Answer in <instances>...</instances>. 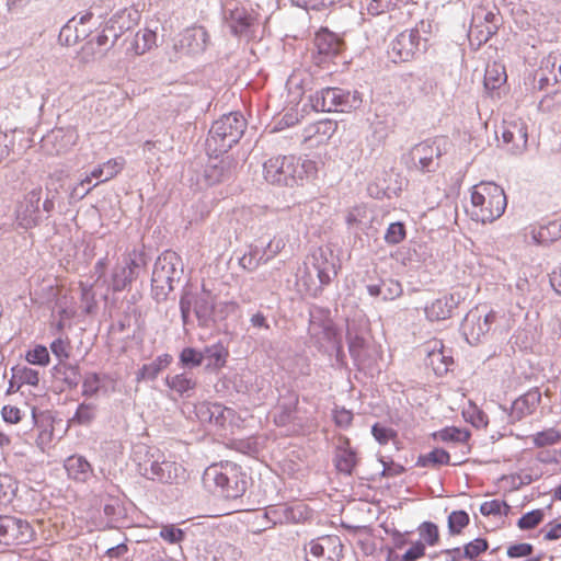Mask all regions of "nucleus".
<instances>
[{
  "mask_svg": "<svg viewBox=\"0 0 561 561\" xmlns=\"http://www.w3.org/2000/svg\"><path fill=\"white\" fill-rule=\"evenodd\" d=\"M41 198L42 188L37 187L25 194L23 199L18 204L15 220L21 228L27 230L37 226Z\"/></svg>",
  "mask_w": 561,
  "mask_h": 561,
  "instance_id": "9d476101",
  "label": "nucleus"
},
{
  "mask_svg": "<svg viewBox=\"0 0 561 561\" xmlns=\"http://www.w3.org/2000/svg\"><path fill=\"white\" fill-rule=\"evenodd\" d=\"M38 425V435L36 438V445L42 451L50 449L54 445L55 439V420L50 414H41L39 420H36Z\"/></svg>",
  "mask_w": 561,
  "mask_h": 561,
  "instance_id": "cd10ccee",
  "label": "nucleus"
},
{
  "mask_svg": "<svg viewBox=\"0 0 561 561\" xmlns=\"http://www.w3.org/2000/svg\"><path fill=\"white\" fill-rule=\"evenodd\" d=\"M405 234V228L402 222H392L386 231L385 240L387 243L398 244L404 240Z\"/></svg>",
  "mask_w": 561,
  "mask_h": 561,
  "instance_id": "5fc2aeb1",
  "label": "nucleus"
},
{
  "mask_svg": "<svg viewBox=\"0 0 561 561\" xmlns=\"http://www.w3.org/2000/svg\"><path fill=\"white\" fill-rule=\"evenodd\" d=\"M507 81V75L505 66L501 62L494 61L486 66L484 73V88L490 91L491 95L493 92L503 87Z\"/></svg>",
  "mask_w": 561,
  "mask_h": 561,
  "instance_id": "c85d7f7f",
  "label": "nucleus"
},
{
  "mask_svg": "<svg viewBox=\"0 0 561 561\" xmlns=\"http://www.w3.org/2000/svg\"><path fill=\"white\" fill-rule=\"evenodd\" d=\"M123 158L110 159L91 171V176L102 179V182L114 179L124 168Z\"/></svg>",
  "mask_w": 561,
  "mask_h": 561,
  "instance_id": "473e14b6",
  "label": "nucleus"
},
{
  "mask_svg": "<svg viewBox=\"0 0 561 561\" xmlns=\"http://www.w3.org/2000/svg\"><path fill=\"white\" fill-rule=\"evenodd\" d=\"M314 110L321 112H346L350 107V92L340 88H325L312 98Z\"/></svg>",
  "mask_w": 561,
  "mask_h": 561,
  "instance_id": "1a4fd4ad",
  "label": "nucleus"
},
{
  "mask_svg": "<svg viewBox=\"0 0 561 561\" xmlns=\"http://www.w3.org/2000/svg\"><path fill=\"white\" fill-rule=\"evenodd\" d=\"M181 262V256L176 252L164 251L154 263L152 283L161 286V288L172 289L174 279L179 278L182 272Z\"/></svg>",
  "mask_w": 561,
  "mask_h": 561,
  "instance_id": "0eeeda50",
  "label": "nucleus"
},
{
  "mask_svg": "<svg viewBox=\"0 0 561 561\" xmlns=\"http://www.w3.org/2000/svg\"><path fill=\"white\" fill-rule=\"evenodd\" d=\"M339 124L333 119H320L302 129L301 141L310 148L327 145L337 131Z\"/></svg>",
  "mask_w": 561,
  "mask_h": 561,
  "instance_id": "f8f14e48",
  "label": "nucleus"
},
{
  "mask_svg": "<svg viewBox=\"0 0 561 561\" xmlns=\"http://www.w3.org/2000/svg\"><path fill=\"white\" fill-rule=\"evenodd\" d=\"M442 156L439 146L435 141L425 140L415 145L411 150V158L414 165L422 172L434 170V159Z\"/></svg>",
  "mask_w": 561,
  "mask_h": 561,
  "instance_id": "2eb2a0df",
  "label": "nucleus"
},
{
  "mask_svg": "<svg viewBox=\"0 0 561 561\" xmlns=\"http://www.w3.org/2000/svg\"><path fill=\"white\" fill-rule=\"evenodd\" d=\"M506 204L503 188L493 182H481L472 187L471 213L477 220L494 221L503 215Z\"/></svg>",
  "mask_w": 561,
  "mask_h": 561,
  "instance_id": "7ed1b4c3",
  "label": "nucleus"
},
{
  "mask_svg": "<svg viewBox=\"0 0 561 561\" xmlns=\"http://www.w3.org/2000/svg\"><path fill=\"white\" fill-rule=\"evenodd\" d=\"M495 33L496 26H494L493 23L484 24L482 22L472 20L468 33V38L472 46L480 47L482 44L486 43Z\"/></svg>",
  "mask_w": 561,
  "mask_h": 561,
  "instance_id": "c756f323",
  "label": "nucleus"
},
{
  "mask_svg": "<svg viewBox=\"0 0 561 561\" xmlns=\"http://www.w3.org/2000/svg\"><path fill=\"white\" fill-rule=\"evenodd\" d=\"M371 434L374 438L381 445H386L397 437V432L393 428L380 425L379 423L373 425Z\"/></svg>",
  "mask_w": 561,
  "mask_h": 561,
  "instance_id": "864d4df0",
  "label": "nucleus"
},
{
  "mask_svg": "<svg viewBox=\"0 0 561 561\" xmlns=\"http://www.w3.org/2000/svg\"><path fill=\"white\" fill-rule=\"evenodd\" d=\"M230 352L222 342H217L204 348V358L207 359L206 368L210 371H219L226 367Z\"/></svg>",
  "mask_w": 561,
  "mask_h": 561,
  "instance_id": "b1692460",
  "label": "nucleus"
},
{
  "mask_svg": "<svg viewBox=\"0 0 561 561\" xmlns=\"http://www.w3.org/2000/svg\"><path fill=\"white\" fill-rule=\"evenodd\" d=\"M312 271L319 279V286L311 282L312 273L307 271L306 276H301L299 282L311 296H317L324 286H328L332 278L337 275V266L333 261L332 254H327L323 250H319L312 255Z\"/></svg>",
  "mask_w": 561,
  "mask_h": 561,
  "instance_id": "39448f33",
  "label": "nucleus"
},
{
  "mask_svg": "<svg viewBox=\"0 0 561 561\" xmlns=\"http://www.w3.org/2000/svg\"><path fill=\"white\" fill-rule=\"evenodd\" d=\"M318 169L313 160H304L301 163L294 156H277L264 163V179L280 186L302 184L306 178H314Z\"/></svg>",
  "mask_w": 561,
  "mask_h": 561,
  "instance_id": "f257e3e1",
  "label": "nucleus"
},
{
  "mask_svg": "<svg viewBox=\"0 0 561 561\" xmlns=\"http://www.w3.org/2000/svg\"><path fill=\"white\" fill-rule=\"evenodd\" d=\"M137 263L135 260H129L124 265H116L111 274L108 287L114 291H123L135 279V268Z\"/></svg>",
  "mask_w": 561,
  "mask_h": 561,
  "instance_id": "aec40b11",
  "label": "nucleus"
},
{
  "mask_svg": "<svg viewBox=\"0 0 561 561\" xmlns=\"http://www.w3.org/2000/svg\"><path fill=\"white\" fill-rule=\"evenodd\" d=\"M32 537V528L25 520L0 516V542L7 546L26 543Z\"/></svg>",
  "mask_w": 561,
  "mask_h": 561,
  "instance_id": "9b49d317",
  "label": "nucleus"
},
{
  "mask_svg": "<svg viewBox=\"0 0 561 561\" xmlns=\"http://www.w3.org/2000/svg\"><path fill=\"white\" fill-rule=\"evenodd\" d=\"M307 561H340L343 543L339 536H323L309 542Z\"/></svg>",
  "mask_w": 561,
  "mask_h": 561,
  "instance_id": "6e6552de",
  "label": "nucleus"
},
{
  "mask_svg": "<svg viewBox=\"0 0 561 561\" xmlns=\"http://www.w3.org/2000/svg\"><path fill=\"white\" fill-rule=\"evenodd\" d=\"M383 300H393L403 293L402 286L398 280L388 279L382 282Z\"/></svg>",
  "mask_w": 561,
  "mask_h": 561,
  "instance_id": "680f3d73",
  "label": "nucleus"
},
{
  "mask_svg": "<svg viewBox=\"0 0 561 561\" xmlns=\"http://www.w3.org/2000/svg\"><path fill=\"white\" fill-rule=\"evenodd\" d=\"M450 463V455L442 448H435L426 455H421L416 466L421 468L444 466Z\"/></svg>",
  "mask_w": 561,
  "mask_h": 561,
  "instance_id": "72a5a7b5",
  "label": "nucleus"
},
{
  "mask_svg": "<svg viewBox=\"0 0 561 561\" xmlns=\"http://www.w3.org/2000/svg\"><path fill=\"white\" fill-rule=\"evenodd\" d=\"M470 432L466 428L447 426L434 434V437L442 442H455L467 444L470 439Z\"/></svg>",
  "mask_w": 561,
  "mask_h": 561,
  "instance_id": "f704fd0d",
  "label": "nucleus"
},
{
  "mask_svg": "<svg viewBox=\"0 0 561 561\" xmlns=\"http://www.w3.org/2000/svg\"><path fill=\"white\" fill-rule=\"evenodd\" d=\"M165 385L179 396L187 394L196 388V380L187 373L176 375H168L165 377Z\"/></svg>",
  "mask_w": 561,
  "mask_h": 561,
  "instance_id": "7c9ffc66",
  "label": "nucleus"
},
{
  "mask_svg": "<svg viewBox=\"0 0 561 561\" xmlns=\"http://www.w3.org/2000/svg\"><path fill=\"white\" fill-rule=\"evenodd\" d=\"M94 416V409L90 404H80L76 412V419L81 424L89 423Z\"/></svg>",
  "mask_w": 561,
  "mask_h": 561,
  "instance_id": "338daca9",
  "label": "nucleus"
},
{
  "mask_svg": "<svg viewBox=\"0 0 561 561\" xmlns=\"http://www.w3.org/2000/svg\"><path fill=\"white\" fill-rule=\"evenodd\" d=\"M540 534L545 541H557L561 539V518H556L547 523L541 529Z\"/></svg>",
  "mask_w": 561,
  "mask_h": 561,
  "instance_id": "3c124183",
  "label": "nucleus"
},
{
  "mask_svg": "<svg viewBox=\"0 0 561 561\" xmlns=\"http://www.w3.org/2000/svg\"><path fill=\"white\" fill-rule=\"evenodd\" d=\"M550 283L553 289L561 295V266L552 272Z\"/></svg>",
  "mask_w": 561,
  "mask_h": 561,
  "instance_id": "774afa93",
  "label": "nucleus"
},
{
  "mask_svg": "<svg viewBox=\"0 0 561 561\" xmlns=\"http://www.w3.org/2000/svg\"><path fill=\"white\" fill-rule=\"evenodd\" d=\"M12 378L19 387L24 385L36 387L39 383L38 371L27 366L14 367L12 369Z\"/></svg>",
  "mask_w": 561,
  "mask_h": 561,
  "instance_id": "c9c22d12",
  "label": "nucleus"
},
{
  "mask_svg": "<svg viewBox=\"0 0 561 561\" xmlns=\"http://www.w3.org/2000/svg\"><path fill=\"white\" fill-rule=\"evenodd\" d=\"M1 416L5 423L14 425L22 421L24 412L16 405L7 404L1 410Z\"/></svg>",
  "mask_w": 561,
  "mask_h": 561,
  "instance_id": "4d7b16f0",
  "label": "nucleus"
},
{
  "mask_svg": "<svg viewBox=\"0 0 561 561\" xmlns=\"http://www.w3.org/2000/svg\"><path fill=\"white\" fill-rule=\"evenodd\" d=\"M232 8H226L229 12L226 16L234 34L244 33L255 21V16L249 13L240 2H229Z\"/></svg>",
  "mask_w": 561,
  "mask_h": 561,
  "instance_id": "412c9836",
  "label": "nucleus"
},
{
  "mask_svg": "<svg viewBox=\"0 0 561 561\" xmlns=\"http://www.w3.org/2000/svg\"><path fill=\"white\" fill-rule=\"evenodd\" d=\"M534 552V546L528 542L513 543L507 547L506 554L511 559L526 558Z\"/></svg>",
  "mask_w": 561,
  "mask_h": 561,
  "instance_id": "6e6d98bb",
  "label": "nucleus"
},
{
  "mask_svg": "<svg viewBox=\"0 0 561 561\" xmlns=\"http://www.w3.org/2000/svg\"><path fill=\"white\" fill-rule=\"evenodd\" d=\"M539 106L543 112L561 115V90H557L542 98Z\"/></svg>",
  "mask_w": 561,
  "mask_h": 561,
  "instance_id": "a18cd8bd",
  "label": "nucleus"
},
{
  "mask_svg": "<svg viewBox=\"0 0 561 561\" xmlns=\"http://www.w3.org/2000/svg\"><path fill=\"white\" fill-rule=\"evenodd\" d=\"M204 360V351L199 352L193 347H185L180 354V363L183 366H199Z\"/></svg>",
  "mask_w": 561,
  "mask_h": 561,
  "instance_id": "603ef678",
  "label": "nucleus"
},
{
  "mask_svg": "<svg viewBox=\"0 0 561 561\" xmlns=\"http://www.w3.org/2000/svg\"><path fill=\"white\" fill-rule=\"evenodd\" d=\"M427 364L436 375H445L454 364L450 351L446 350L442 340L433 339L425 343Z\"/></svg>",
  "mask_w": 561,
  "mask_h": 561,
  "instance_id": "4468645a",
  "label": "nucleus"
},
{
  "mask_svg": "<svg viewBox=\"0 0 561 561\" xmlns=\"http://www.w3.org/2000/svg\"><path fill=\"white\" fill-rule=\"evenodd\" d=\"M100 377L95 373L88 374L82 383V393L84 396H94L100 388Z\"/></svg>",
  "mask_w": 561,
  "mask_h": 561,
  "instance_id": "0e129e2a",
  "label": "nucleus"
},
{
  "mask_svg": "<svg viewBox=\"0 0 561 561\" xmlns=\"http://www.w3.org/2000/svg\"><path fill=\"white\" fill-rule=\"evenodd\" d=\"M284 241L280 238L272 239L265 249L261 251L262 255H264L265 263L274 259L284 249Z\"/></svg>",
  "mask_w": 561,
  "mask_h": 561,
  "instance_id": "e2e57ef3",
  "label": "nucleus"
},
{
  "mask_svg": "<svg viewBox=\"0 0 561 561\" xmlns=\"http://www.w3.org/2000/svg\"><path fill=\"white\" fill-rule=\"evenodd\" d=\"M419 535L421 537L420 541H423L426 546L434 547L438 545L440 535L439 529L436 524L432 522H423L417 527Z\"/></svg>",
  "mask_w": 561,
  "mask_h": 561,
  "instance_id": "ea45409f",
  "label": "nucleus"
},
{
  "mask_svg": "<svg viewBox=\"0 0 561 561\" xmlns=\"http://www.w3.org/2000/svg\"><path fill=\"white\" fill-rule=\"evenodd\" d=\"M196 414L203 422L214 423L224 427L227 421L234 416V411L221 403L203 402L197 407Z\"/></svg>",
  "mask_w": 561,
  "mask_h": 561,
  "instance_id": "f3484780",
  "label": "nucleus"
},
{
  "mask_svg": "<svg viewBox=\"0 0 561 561\" xmlns=\"http://www.w3.org/2000/svg\"><path fill=\"white\" fill-rule=\"evenodd\" d=\"M463 419L477 428H485L489 424L488 415L473 402L462 411Z\"/></svg>",
  "mask_w": 561,
  "mask_h": 561,
  "instance_id": "e433bc0d",
  "label": "nucleus"
},
{
  "mask_svg": "<svg viewBox=\"0 0 561 561\" xmlns=\"http://www.w3.org/2000/svg\"><path fill=\"white\" fill-rule=\"evenodd\" d=\"M334 422L337 426L348 427L353 422V413L346 409H335L333 413Z\"/></svg>",
  "mask_w": 561,
  "mask_h": 561,
  "instance_id": "69168bd1",
  "label": "nucleus"
},
{
  "mask_svg": "<svg viewBox=\"0 0 561 561\" xmlns=\"http://www.w3.org/2000/svg\"><path fill=\"white\" fill-rule=\"evenodd\" d=\"M140 14L138 10L125 8L115 13L107 22V31H114L119 37L126 31L133 28L139 21Z\"/></svg>",
  "mask_w": 561,
  "mask_h": 561,
  "instance_id": "4be33fe9",
  "label": "nucleus"
},
{
  "mask_svg": "<svg viewBox=\"0 0 561 561\" xmlns=\"http://www.w3.org/2000/svg\"><path fill=\"white\" fill-rule=\"evenodd\" d=\"M185 472L186 470L181 463L170 460L152 462L150 467L151 479L170 484L184 480Z\"/></svg>",
  "mask_w": 561,
  "mask_h": 561,
  "instance_id": "dca6fc26",
  "label": "nucleus"
},
{
  "mask_svg": "<svg viewBox=\"0 0 561 561\" xmlns=\"http://www.w3.org/2000/svg\"><path fill=\"white\" fill-rule=\"evenodd\" d=\"M541 401L539 391H528L524 396L517 398L512 405V416L520 420L536 412Z\"/></svg>",
  "mask_w": 561,
  "mask_h": 561,
  "instance_id": "393cba45",
  "label": "nucleus"
},
{
  "mask_svg": "<svg viewBox=\"0 0 561 561\" xmlns=\"http://www.w3.org/2000/svg\"><path fill=\"white\" fill-rule=\"evenodd\" d=\"M502 140L515 148L525 147L527 142L526 127L522 122L504 121L501 127Z\"/></svg>",
  "mask_w": 561,
  "mask_h": 561,
  "instance_id": "a878e982",
  "label": "nucleus"
},
{
  "mask_svg": "<svg viewBox=\"0 0 561 561\" xmlns=\"http://www.w3.org/2000/svg\"><path fill=\"white\" fill-rule=\"evenodd\" d=\"M421 35L417 27L401 32L390 44L388 56L393 62L412 60L420 50Z\"/></svg>",
  "mask_w": 561,
  "mask_h": 561,
  "instance_id": "423d86ee",
  "label": "nucleus"
},
{
  "mask_svg": "<svg viewBox=\"0 0 561 561\" xmlns=\"http://www.w3.org/2000/svg\"><path fill=\"white\" fill-rule=\"evenodd\" d=\"M511 506L501 500L485 501L480 506V513L483 516H507Z\"/></svg>",
  "mask_w": 561,
  "mask_h": 561,
  "instance_id": "79ce46f5",
  "label": "nucleus"
},
{
  "mask_svg": "<svg viewBox=\"0 0 561 561\" xmlns=\"http://www.w3.org/2000/svg\"><path fill=\"white\" fill-rule=\"evenodd\" d=\"M459 301V298L456 299L454 294L434 300L425 308L427 319L431 321H440L450 318Z\"/></svg>",
  "mask_w": 561,
  "mask_h": 561,
  "instance_id": "5701e85b",
  "label": "nucleus"
},
{
  "mask_svg": "<svg viewBox=\"0 0 561 561\" xmlns=\"http://www.w3.org/2000/svg\"><path fill=\"white\" fill-rule=\"evenodd\" d=\"M205 484L225 499H238L247 490L245 473L231 461L214 463L204 472Z\"/></svg>",
  "mask_w": 561,
  "mask_h": 561,
  "instance_id": "f03ea898",
  "label": "nucleus"
},
{
  "mask_svg": "<svg viewBox=\"0 0 561 561\" xmlns=\"http://www.w3.org/2000/svg\"><path fill=\"white\" fill-rule=\"evenodd\" d=\"M154 47H157V33L149 28H142L129 41L126 54L133 57L141 56Z\"/></svg>",
  "mask_w": 561,
  "mask_h": 561,
  "instance_id": "6ab92c4d",
  "label": "nucleus"
},
{
  "mask_svg": "<svg viewBox=\"0 0 561 561\" xmlns=\"http://www.w3.org/2000/svg\"><path fill=\"white\" fill-rule=\"evenodd\" d=\"M470 518L467 512L454 511L448 516V530L450 535H460L469 525Z\"/></svg>",
  "mask_w": 561,
  "mask_h": 561,
  "instance_id": "37998d69",
  "label": "nucleus"
},
{
  "mask_svg": "<svg viewBox=\"0 0 561 561\" xmlns=\"http://www.w3.org/2000/svg\"><path fill=\"white\" fill-rule=\"evenodd\" d=\"M160 537L169 543H179L184 539V531L174 525H167L161 528Z\"/></svg>",
  "mask_w": 561,
  "mask_h": 561,
  "instance_id": "052dcab7",
  "label": "nucleus"
},
{
  "mask_svg": "<svg viewBox=\"0 0 561 561\" xmlns=\"http://www.w3.org/2000/svg\"><path fill=\"white\" fill-rule=\"evenodd\" d=\"M356 465V453L350 447V442L346 440V447L340 448L336 453L335 468L339 472L350 476L352 474Z\"/></svg>",
  "mask_w": 561,
  "mask_h": 561,
  "instance_id": "2f4dec72",
  "label": "nucleus"
},
{
  "mask_svg": "<svg viewBox=\"0 0 561 561\" xmlns=\"http://www.w3.org/2000/svg\"><path fill=\"white\" fill-rule=\"evenodd\" d=\"M15 492L13 479L9 474H0V504L11 502Z\"/></svg>",
  "mask_w": 561,
  "mask_h": 561,
  "instance_id": "09e8293b",
  "label": "nucleus"
},
{
  "mask_svg": "<svg viewBox=\"0 0 561 561\" xmlns=\"http://www.w3.org/2000/svg\"><path fill=\"white\" fill-rule=\"evenodd\" d=\"M317 48L316 62L322 65L327 58L340 55L344 48V41L328 28H321L314 37Z\"/></svg>",
  "mask_w": 561,
  "mask_h": 561,
  "instance_id": "ddd939ff",
  "label": "nucleus"
},
{
  "mask_svg": "<svg viewBox=\"0 0 561 561\" xmlns=\"http://www.w3.org/2000/svg\"><path fill=\"white\" fill-rule=\"evenodd\" d=\"M50 350L59 360H66L70 357L71 346L68 339H56L50 344Z\"/></svg>",
  "mask_w": 561,
  "mask_h": 561,
  "instance_id": "13d9d810",
  "label": "nucleus"
},
{
  "mask_svg": "<svg viewBox=\"0 0 561 561\" xmlns=\"http://www.w3.org/2000/svg\"><path fill=\"white\" fill-rule=\"evenodd\" d=\"M489 548V543L483 538H476L474 540L468 542L463 547V557L467 559H474L479 557L481 553L485 552Z\"/></svg>",
  "mask_w": 561,
  "mask_h": 561,
  "instance_id": "8fccbe9b",
  "label": "nucleus"
},
{
  "mask_svg": "<svg viewBox=\"0 0 561 561\" xmlns=\"http://www.w3.org/2000/svg\"><path fill=\"white\" fill-rule=\"evenodd\" d=\"M261 264L266 263L257 247H250L249 251L239 259L240 267L248 272L256 270Z\"/></svg>",
  "mask_w": 561,
  "mask_h": 561,
  "instance_id": "58836bf2",
  "label": "nucleus"
},
{
  "mask_svg": "<svg viewBox=\"0 0 561 561\" xmlns=\"http://www.w3.org/2000/svg\"><path fill=\"white\" fill-rule=\"evenodd\" d=\"M119 36L114 31H107V24H105L104 28L100 34L95 37V44L101 49H108L112 47Z\"/></svg>",
  "mask_w": 561,
  "mask_h": 561,
  "instance_id": "bf43d9fd",
  "label": "nucleus"
},
{
  "mask_svg": "<svg viewBox=\"0 0 561 561\" xmlns=\"http://www.w3.org/2000/svg\"><path fill=\"white\" fill-rule=\"evenodd\" d=\"M531 238L536 244L548 245L561 238V219L531 229Z\"/></svg>",
  "mask_w": 561,
  "mask_h": 561,
  "instance_id": "bb28decb",
  "label": "nucleus"
},
{
  "mask_svg": "<svg viewBox=\"0 0 561 561\" xmlns=\"http://www.w3.org/2000/svg\"><path fill=\"white\" fill-rule=\"evenodd\" d=\"M25 360L31 365L46 367L50 362L49 352L46 346L37 344L25 353Z\"/></svg>",
  "mask_w": 561,
  "mask_h": 561,
  "instance_id": "c03bdc74",
  "label": "nucleus"
},
{
  "mask_svg": "<svg viewBox=\"0 0 561 561\" xmlns=\"http://www.w3.org/2000/svg\"><path fill=\"white\" fill-rule=\"evenodd\" d=\"M67 477L76 482L84 483L93 474L92 465L81 455H71L64 461Z\"/></svg>",
  "mask_w": 561,
  "mask_h": 561,
  "instance_id": "a211bd4d",
  "label": "nucleus"
},
{
  "mask_svg": "<svg viewBox=\"0 0 561 561\" xmlns=\"http://www.w3.org/2000/svg\"><path fill=\"white\" fill-rule=\"evenodd\" d=\"M245 127V119L239 113H230L217 119L206 140L209 154L218 157L231 149L242 137Z\"/></svg>",
  "mask_w": 561,
  "mask_h": 561,
  "instance_id": "20e7f679",
  "label": "nucleus"
},
{
  "mask_svg": "<svg viewBox=\"0 0 561 561\" xmlns=\"http://www.w3.org/2000/svg\"><path fill=\"white\" fill-rule=\"evenodd\" d=\"M473 21L482 22L484 24L493 23L496 28L499 27V13L492 10H488L484 5L479 4L472 14Z\"/></svg>",
  "mask_w": 561,
  "mask_h": 561,
  "instance_id": "de8ad7c7",
  "label": "nucleus"
},
{
  "mask_svg": "<svg viewBox=\"0 0 561 561\" xmlns=\"http://www.w3.org/2000/svg\"><path fill=\"white\" fill-rule=\"evenodd\" d=\"M545 519V511L536 508L525 513L518 520L517 527L520 530H533L537 528Z\"/></svg>",
  "mask_w": 561,
  "mask_h": 561,
  "instance_id": "a19ab883",
  "label": "nucleus"
},
{
  "mask_svg": "<svg viewBox=\"0 0 561 561\" xmlns=\"http://www.w3.org/2000/svg\"><path fill=\"white\" fill-rule=\"evenodd\" d=\"M226 178V168L220 161L218 164H209L205 169L204 179L208 185H215L222 182Z\"/></svg>",
  "mask_w": 561,
  "mask_h": 561,
  "instance_id": "49530a36",
  "label": "nucleus"
},
{
  "mask_svg": "<svg viewBox=\"0 0 561 561\" xmlns=\"http://www.w3.org/2000/svg\"><path fill=\"white\" fill-rule=\"evenodd\" d=\"M535 447L542 448L561 442V431L554 427L546 428L531 436Z\"/></svg>",
  "mask_w": 561,
  "mask_h": 561,
  "instance_id": "4c0bfd02",
  "label": "nucleus"
}]
</instances>
